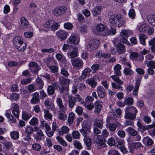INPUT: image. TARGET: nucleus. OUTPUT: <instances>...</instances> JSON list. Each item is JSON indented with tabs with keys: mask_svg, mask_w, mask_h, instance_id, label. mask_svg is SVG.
<instances>
[{
	"mask_svg": "<svg viewBox=\"0 0 155 155\" xmlns=\"http://www.w3.org/2000/svg\"><path fill=\"white\" fill-rule=\"evenodd\" d=\"M109 21L111 25L118 28L126 26V21L124 17L121 15H112L110 16Z\"/></svg>",
	"mask_w": 155,
	"mask_h": 155,
	"instance_id": "nucleus-1",
	"label": "nucleus"
},
{
	"mask_svg": "<svg viewBox=\"0 0 155 155\" xmlns=\"http://www.w3.org/2000/svg\"><path fill=\"white\" fill-rule=\"evenodd\" d=\"M12 113L15 117L11 113H6L5 115L9 121L14 123L16 121V118L18 119L19 117L20 113L19 107L17 104L15 103H13L12 104Z\"/></svg>",
	"mask_w": 155,
	"mask_h": 155,
	"instance_id": "nucleus-2",
	"label": "nucleus"
},
{
	"mask_svg": "<svg viewBox=\"0 0 155 155\" xmlns=\"http://www.w3.org/2000/svg\"><path fill=\"white\" fill-rule=\"evenodd\" d=\"M14 45L18 51H24L26 48V45L24 43L20 37H15L13 39Z\"/></svg>",
	"mask_w": 155,
	"mask_h": 155,
	"instance_id": "nucleus-3",
	"label": "nucleus"
},
{
	"mask_svg": "<svg viewBox=\"0 0 155 155\" xmlns=\"http://www.w3.org/2000/svg\"><path fill=\"white\" fill-rule=\"evenodd\" d=\"M91 126V123L89 122H86L83 124L82 128L80 130V131L84 137H87L90 133Z\"/></svg>",
	"mask_w": 155,
	"mask_h": 155,
	"instance_id": "nucleus-4",
	"label": "nucleus"
},
{
	"mask_svg": "<svg viewBox=\"0 0 155 155\" xmlns=\"http://www.w3.org/2000/svg\"><path fill=\"white\" fill-rule=\"evenodd\" d=\"M110 78L115 82L111 83L112 87L114 89H120L121 90H123V88L122 86L124 83L118 77H117L114 76H111Z\"/></svg>",
	"mask_w": 155,
	"mask_h": 155,
	"instance_id": "nucleus-5",
	"label": "nucleus"
},
{
	"mask_svg": "<svg viewBox=\"0 0 155 155\" xmlns=\"http://www.w3.org/2000/svg\"><path fill=\"white\" fill-rule=\"evenodd\" d=\"M100 43L99 41L96 39L91 40L87 46V48L88 50L91 51L97 48Z\"/></svg>",
	"mask_w": 155,
	"mask_h": 155,
	"instance_id": "nucleus-6",
	"label": "nucleus"
},
{
	"mask_svg": "<svg viewBox=\"0 0 155 155\" xmlns=\"http://www.w3.org/2000/svg\"><path fill=\"white\" fill-rule=\"evenodd\" d=\"M129 51L130 53L129 57L131 60L138 61H142L143 60L144 57L143 56L137 52H133L131 50H130Z\"/></svg>",
	"mask_w": 155,
	"mask_h": 155,
	"instance_id": "nucleus-7",
	"label": "nucleus"
},
{
	"mask_svg": "<svg viewBox=\"0 0 155 155\" xmlns=\"http://www.w3.org/2000/svg\"><path fill=\"white\" fill-rule=\"evenodd\" d=\"M66 9V8L64 6L58 7L52 11V13L56 16H60L62 15Z\"/></svg>",
	"mask_w": 155,
	"mask_h": 155,
	"instance_id": "nucleus-8",
	"label": "nucleus"
},
{
	"mask_svg": "<svg viewBox=\"0 0 155 155\" xmlns=\"http://www.w3.org/2000/svg\"><path fill=\"white\" fill-rule=\"evenodd\" d=\"M59 86L58 83H53L51 85H48L47 88V92L48 95H52L55 93V90L58 89Z\"/></svg>",
	"mask_w": 155,
	"mask_h": 155,
	"instance_id": "nucleus-9",
	"label": "nucleus"
},
{
	"mask_svg": "<svg viewBox=\"0 0 155 155\" xmlns=\"http://www.w3.org/2000/svg\"><path fill=\"white\" fill-rule=\"evenodd\" d=\"M72 65L73 67H76L78 69L82 68L83 66V62L82 60L79 58H77L71 61Z\"/></svg>",
	"mask_w": 155,
	"mask_h": 155,
	"instance_id": "nucleus-10",
	"label": "nucleus"
},
{
	"mask_svg": "<svg viewBox=\"0 0 155 155\" xmlns=\"http://www.w3.org/2000/svg\"><path fill=\"white\" fill-rule=\"evenodd\" d=\"M141 80V78L140 77H138L136 80V82L135 83V87L133 91V94L134 96H137L138 91Z\"/></svg>",
	"mask_w": 155,
	"mask_h": 155,
	"instance_id": "nucleus-11",
	"label": "nucleus"
},
{
	"mask_svg": "<svg viewBox=\"0 0 155 155\" xmlns=\"http://www.w3.org/2000/svg\"><path fill=\"white\" fill-rule=\"evenodd\" d=\"M29 69L31 71L34 73H36L40 70V67L35 62H31L29 64Z\"/></svg>",
	"mask_w": 155,
	"mask_h": 155,
	"instance_id": "nucleus-12",
	"label": "nucleus"
},
{
	"mask_svg": "<svg viewBox=\"0 0 155 155\" xmlns=\"http://www.w3.org/2000/svg\"><path fill=\"white\" fill-rule=\"evenodd\" d=\"M91 71V69L89 68L85 69L82 71L81 75L79 78V80L82 81L86 78L87 76H89Z\"/></svg>",
	"mask_w": 155,
	"mask_h": 155,
	"instance_id": "nucleus-13",
	"label": "nucleus"
},
{
	"mask_svg": "<svg viewBox=\"0 0 155 155\" xmlns=\"http://www.w3.org/2000/svg\"><path fill=\"white\" fill-rule=\"evenodd\" d=\"M36 134L34 135V138L36 140H41L44 139V134L42 130L38 128L36 130Z\"/></svg>",
	"mask_w": 155,
	"mask_h": 155,
	"instance_id": "nucleus-14",
	"label": "nucleus"
},
{
	"mask_svg": "<svg viewBox=\"0 0 155 155\" xmlns=\"http://www.w3.org/2000/svg\"><path fill=\"white\" fill-rule=\"evenodd\" d=\"M96 91L98 97L101 98H104L106 95L105 91L102 86H98L97 88Z\"/></svg>",
	"mask_w": 155,
	"mask_h": 155,
	"instance_id": "nucleus-15",
	"label": "nucleus"
},
{
	"mask_svg": "<svg viewBox=\"0 0 155 155\" xmlns=\"http://www.w3.org/2000/svg\"><path fill=\"white\" fill-rule=\"evenodd\" d=\"M70 80L66 79L63 77L59 78V83L61 86H64L68 87L70 84Z\"/></svg>",
	"mask_w": 155,
	"mask_h": 155,
	"instance_id": "nucleus-16",
	"label": "nucleus"
},
{
	"mask_svg": "<svg viewBox=\"0 0 155 155\" xmlns=\"http://www.w3.org/2000/svg\"><path fill=\"white\" fill-rule=\"evenodd\" d=\"M56 102L60 110L64 112L66 111L67 108L63 104L62 100L60 98H57Z\"/></svg>",
	"mask_w": 155,
	"mask_h": 155,
	"instance_id": "nucleus-17",
	"label": "nucleus"
},
{
	"mask_svg": "<svg viewBox=\"0 0 155 155\" xmlns=\"http://www.w3.org/2000/svg\"><path fill=\"white\" fill-rule=\"evenodd\" d=\"M56 35L61 40H64L67 38V33L64 30H60L56 32Z\"/></svg>",
	"mask_w": 155,
	"mask_h": 155,
	"instance_id": "nucleus-18",
	"label": "nucleus"
},
{
	"mask_svg": "<svg viewBox=\"0 0 155 155\" xmlns=\"http://www.w3.org/2000/svg\"><path fill=\"white\" fill-rule=\"evenodd\" d=\"M118 54L119 55L122 54L126 51L125 47L124 44L119 43L117 45V49L116 50Z\"/></svg>",
	"mask_w": 155,
	"mask_h": 155,
	"instance_id": "nucleus-19",
	"label": "nucleus"
},
{
	"mask_svg": "<svg viewBox=\"0 0 155 155\" xmlns=\"http://www.w3.org/2000/svg\"><path fill=\"white\" fill-rule=\"evenodd\" d=\"M85 82L90 85L92 88H94L97 85V82L94 78H91L87 79Z\"/></svg>",
	"mask_w": 155,
	"mask_h": 155,
	"instance_id": "nucleus-20",
	"label": "nucleus"
},
{
	"mask_svg": "<svg viewBox=\"0 0 155 155\" xmlns=\"http://www.w3.org/2000/svg\"><path fill=\"white\" fill-rule=\"evenodd\" d=\"M114 75L112 76H114L117 77L121 75V73L120 70L121 69V67L120 65L117 64L114 67Z\"/></svg>",
	"mask_w": 155,
	"mask_h": 155,
	"instance_id": "nucleus-21",
	"label": "nucleus"
},
{
	"mask_svg": "<svg viewBox=\"0 0 155 155\" xmlns=\"http://www.w3.org/2000/svg\"><path fill=\"white\" fill-rule=\"evenodd\" d=\"M2 143L4 147L6 149H12L13 150L14 148L11 142L8 141L6 140H4L2 142Z\"/></svg>",
	"mask_w": 155,
	"mask_h": 155,
	"instance_id": "nucleus-22",
	"label": "nucleus"
},
{
	"mask_svg": "<svg viewBox=\"0 0 155 155\" xmlns=\"http://www.w3.org/2000/svg\"><path fill=\"white\" fill-rule=\"evenodd\" d=\"M125 118L126 119H129L131 120H135L137 115L135 114H133L125 110Z\"/></svg>",
	"mask_w": 155,
	"mask_h": 155,
	"instance_id": "nucleus-23",
	"label": "nucleus"
},
{
	"mask_svg": "<svg viewBox=\"0 0 155 155\" xmlns=\"http://www.w3.org/2000/svg\"><path fill=\"white\" fill-rule=\"evenodd\" d=\"M68 107L70 108H72L74 107L76 103L73 98V96L72 95H68Z\"/></svg>",
	"mask_w": 155,
	"mask_h": 155,
	"instance_id": "nucleus-24",
	"label": "nucleus"
},
{
	"mask_svg": "<svg viewBox=\"0 0 155 155\" xmlns=\"http://www.w3.org/2000/svg\"><path fill=\"white\" fill-rule=\"evenodd\" d=\"M105 31L103 33L104 36H106L110 35H114L116 33V30L115 28H111L110 29L106 28L104 29Z\"/></svg>",
	"mask_w": 155,
	"mask_h": 155,
	"instance_id": "nucleus-25",
	"label": "nucleus"
},
{
	"mask_svg": "<svg viewBox=\"0 0 155 155\" xmlns=\"http://www.w3.org/2000/svg\"><path fill=\"white\" fill-rule=\"evenodd\" d=\"M39 94L37 92L34 93L33 94L32 98L31 100V103L33 104L38 103L39 101Z\"/></svg>",
	"mask_w": 155,
	"mask_h": 155,
	"instance_id": "nucleus-26",
	"label": "nucleus"
},
{
	"mask_svg": "<svg viewBox=\"0 0 155 155\" xmlns=\"http://www.w3.org/2000/svg\"><path fill=\"white\" fill-rule=\"evenodd\" d=\"M68 41L70 43L76 45L79 43V38H77L75 36H72L69 38Z\"/></svg>",
	"mask_w": 155,
	"mask_h": 155,
	"instance_id": "nucleus-27",
	"label": "nucleus"
},
{
	"mask_svg": "<svg viewBox=\"0 0 155 155\" xmlns=\"http://www.w3.org/2000/svg\"><path fill=\"white\" fill-rule=\"evenodd\" d=\"M75 118V114L74 113L71 112L69 114L67 121L69 125L72 124Z\"/></svg>",
	"mask_w": 155,
	"mask_h": 155,
	"instance_id": "nucleus-28",
	"label": "nucleus"
},
{
	"mask_svg": "<svg viewBox=\"0 0 155 155\" xmlns=\"http://www.w3.org/2000/svg\"><path fill=\"white\" fill-rule=\"evenodd\" d=\"M143 142L147 146H151L153 144V141L152 139L148 137H146L144 138Z\"/></svg>",
	"mask_w": 155,
	"mask_h": 155,
	"instance_id": "nucleus-29",
	"label": "nucleus"
},
{
	"mask_svg": "<svg viewBox=\"0 0 155 155\" xmlns=\"http://www.w3.org/2000/svg\"><path fill=\"white\" fill-rule=\"evenodd\" d=\"M66 111L63 112L60 110L58 111V118L59 119L62 120H66L67 117V115L64 114Z\"/></svg>",
	"mask_w": 155,
	"mask_h": 155,
	"instance_id": "nucleus-30",
	"label": "nucleus"
},
{
	"mask_svg": "<svg viewBox=\"0 0 155 155\" xmlns=\"http://www.w3.org/2000/svg\"><path fill=\"white\" fill-rule=\"evenodd\" d=\"M74 50L72 51L70 53H68V57L69 58H74L78 56V50L77 48L73 47Z\"/></svg>",
	"mask_w": 155,
	"mask_h": 155,
	"instance_id": "nucleus-31",
	"label": "nucleus"
},
{
	"mask_svg": "<svg viewBox=\"0 0 155 155\" xmlns=\"http://www.w3.org/2000/svg\"><path fill=\"white\" fill-rule=\"evenodd\" d=\"M84 141L87 147V149L90 150L91 149V146L92 143V140L89 138H87V137H84Z\"/></svg>",
	"mask_w": 155,
	"mask_h": 155,
	"instance_id": "nucleus-32",
	"label": "nucleus"
},
{
	"mask_svg": "<svg viewBox=\"0 0 155 155\" xmlns=\"http://www.w3.org/2000/svg\"><path fill=\"white\" fill-rule=\"evenodd\" d=\"M131 31L129 30H123L120 33L121 37L124 38H127L131 35Z\"/></svg>",
	"mask_w": 155,
	"mask_h": 155,
	"instance_id": "nucleus-33",
	"label": "nucleus"
},
{
	"mask_svg": "<svg viewBox=\"0 0 155 155\" xmlns=\"http://www.w3.org/2000/svg\"><path fill=\"white\" fill-rule=\"evenodd\" d=\"M138 36L140 43L143 45H145L146 43L145 40L147 38V36L141 33L139 34Z\"/></svg>",
	"mask_w": 155,
	"mask_h": 155,
	"instance_id": "nucleus-34",
	"label": "nucleus"
},
{
	"mask_svg": "<svg viewBox=\"0 0 155 155\" xmlns=\"http://www.w3.org/2000/svg\"><path fill=\"white\" fill-rule=\"evenodd\" d=\"M21 25L23 28H27L29 24L28 20L24 17H22L21 19Z\"/></svg>",
	"mask_w": 155,
	"mask_h": 155,
	"instance_id": "nucleus-35",
	"label": "nucleus"
},
{
	"mask_svg": "<svg viewBox=\"0 0 155 155\" xmlns=\"http://www.w3.org/2000/svg\"><path fill=\"white\" fill-rule=\"evenodd\" d=\"M45 103L46 107L48 108L52 109L54 107V104L50 101L49 99H46L45 101Z\"/></svg>",
	"mask_w": 155,
	"mask_h": 155,
	"instance_id": "nucleus-36",
	"label": "nucleus"
},
{
	"mask_svg": "<svg viewBox=\"0 0 155 155\" xmlns=\"http://www.w3.org/2000/svg\"><path fill=\"white\" fill-rule=\"evenodd\" d=\"M31 116L32 115L30 113L25 111H22V118L24 120H27L30 118Z\"/></svg>",
	"mask_w": 155,
	"mask_h": 155,
	"instance_id": "nucleus-37",
	"label": "nucleus"
},
{
	"mask_svg": "<svg viewBox=\"0 0 155 155\" xmlns=\"http://www.w3.org/2000/svg\"><path fill=\"white\" fill-rule=\"evenodd\" d=\"M148 25L145 24L140 25L138 28V29L140 32L144 33L148 30Z\"/></svg>",
	"mask_w": 155,
	"mask_h": 155,
	"instance_id": "nucleus-38",
	"label": "nucleus"
},
{
	"mask_svg": "<svg viewBox=\"0 0 155 155\" xmlns=\"http://www.w3.org/2000/svg\"><path fill=\"white\" fill-rule=\"evenodd\" d=\"M151 49L153 52H155V38L151 39L149 42Z\"/></svg>",
	"mask_w": 155,
	"mask_h": 155,
	"instance_id": "nucleus-39",
	"label": "nucleus"
},
{
	"mask_svg": "<svg viewBox=\"0 0 155 155\" xmlns=\"http://www.w3.org/2000/svg\"><path fill=\"white\" fill-rule=\"evenodd\" d=\"M128 146L130 148H139L141 147L142 144L140 142H133L132 143H129Z\"/></svg>",
	"mask_w": 155,
	"mask_h": 155,
	"instance_id": "nucleus-40",
	"label": "nucleus"
},
{
	"mask_svg": "<svg viewBox=\"0 0 155 155\" xmlns=\"http://www.w3.org/2000/svg\"><path fill=\"white\" fill-rule=\"evenodd\" d=\"M36 85L38 86L39 89H41L44 86V82L39 77H38L36 79Z\"/></svg>",
	"mask_w": 155,
	"mask_h": 155,
	"instance_id": "nucleus-41",
	"label": "nucleus"
},
{
	"mask_svg": "<svg viewBox=\"0 0 155 155\" xmlns=\"http://www.w3.org/2000/svg\"><path fill=\"white\" fill-rule=\"evenodd\" d=\"M41 127L42 129L43 128L45 127L46 129L45 131H50L51 130V127L45 121H43L41 122Z\"/></svg>",
	"mask_w": 155,
	"mask_h": 155,
	"instance_id": "nucleus-42",
	"label": "nucleus"
},
{
	"mask_svg": "<svg viewBox=\"0 0 155 155\" xmlns=\"http://www.w3.org/2000/svg\"><path fill=\"white\" fill-rule=\"evenodd\" d=\"M101 8L100 7H96L93 10L92 13L93 15L96 16L99 15L101 12Z\"/></svg>",
	"mask_w": 155,
	"mask_h": 155,
	"instance_id": "nucleus-43",
	"label": "nucleus"
},
{
	"mask_svg": "<svg viewBox=\"0 0 155 155\" xmlns=\"http://www.w3.org/2000/svg\"><path fill=\"white\" fill-rule=\"evenodd\" d=\"M133 99L132 97H129L125 99L124 104L127 106L131 105L133 104Z\"/></svg>",
	"mask_w": 155,
	"mask_h": 155,
	"instance_id": "nucleus-44",
	"label": "nucleus"
},
{
	"mask_svg": "<svg viewBox=\"0 0 155 155\" xmlns=\"http://www.w3.org/2000/svg\"><path fill=\"white\" fill-rule=\"evenodd\" d=\"M126 131L132 136L135 135L137 133V132L136 130L130 127H128L126 129Z\"/></svg>",
	"mask_w": 155,
	"mask_h": 155,
	"instance_id": "nucleus-45",
	"label": "nucleus"
},
{
	"mask_svg": "<svg viewBox=\"0 0 155 155\" xmlns=\"http://www.w3.org/2000/svg\"><path fill=\"white\" fill-rule=\"evenodd\" d=\"M125 110H127L130 113L135 114L137 115V113L138 112V111L136 108L133 106L128 107L125 109Z\"/></svg>",
	"mask_w": 155,
	"mask_h": 155,
	"instance_id": "nucleus-46",
	"label": "nucleus"
},
{
	"mask_svg": "<svg viewBox=\"0 0 155 155\" xmlns=\"http://www.w3.org/2000/svg\"><path fill=\"white\" fill-rule=\"evenodd\" d=\"M44 117L47 120H51L52 118V115L49 113V111L46 110H44Z\"/></svg>",
	"mask_w": 155,
	"mask_h": 155,
	"instance_id": "nucleus-47",
	"label": "nucleus"
},
{
	"mask_svg": "<svg viewBox=\"0 0 155 155\" xmlns=\"http://www.w3.org/2000/svg\"><path fill=\"white\" fill-rule=\"evenodd\" d=\"M56 139L58 142L62 146H67V143L62 137L58 136H57Z\"/></svg>",
	"mask_w": 155,
	"mask_h": 155,
	"instance_id": "nucleus-48",
	"label": "nucleus"
},
{
	"mask_svg": "<svg viewBox=\"0 0 155 155\" xmlns=\"http://www.w3.org/2000/svg\"><path fill=\"white\" fill-rule=\"evenodd\" d=\"M94 125L99 128L102 129L103 127V120H97L95 121Z\"/></svg>",
	"mask_w": 155,
	"mask_h": 155,
	"instance_id": "nucleus-49",
	"label": "nucleus"
},
{
	"mask_svg": "<svg viewBox=\"0 0 155 155\" xmlns=\"http://www.w3.org/2000/svg\"><path fill=\"white\" fill-rule=\"evenodd\" d=\"M10 135L11 138L15 140L18 139L19 137V133L16 131H13L11 132Z\"/></svg>",
	"mask_w": 155,
	"mask_h": 155,
	"instance_id": "nucleus-50",
	"label": "nucleus"
},
{
	"mask_svg": "<svg viewBox=\"0 0 155 155\" xmlns=\"http://www.w3.org/2000/svg\"><path fill=\"white\" fill-rule=\"evenodd\" d=\"M106 144L102 141H99L96 143V146L98 149H101L106 147Z\"/></svg>",
	"mask_w": 155,
	"mask_h": 155,
	"instance_id": "nucleus-51",
	"label": "nucleus"
},
{
	"mask_svg": "<svg viewBox=\"0 0 155 155\" xmlns=\"http://www.w3.org/2000/svg\"><path fill=\"white\" fill-rule=\"evenodd\" d=\"M105 27L104 25L102 24H99L97 26L96 28L97 31L101 32L103 31L105 29Z\"/></svg>",
	"mask_w": 155,
	"mask_h": 155,
	"instance_id": "nucleus-52",
	"label": "nucleus"
},
{
	"mask_svg": "<svg viewBox=\"0 0 155 155\" xmlns=\"http://www.w3.org/2000/svg\"><path fill=\"white\" fill-rule=\"evenodd\" d=\"M108 155H120L119 152L116 150L111 149L110 150L108 153Z\"/></svg>",
	"mask_w": 155,
	"mask_h": 155,
	"instance_id": "nucleus-53",
	"label": "nucleus"
},
{
	"mask_svg": "<svg viewBox=\"0 0 155 155\" xmlns=\"http://www.w3.org/2000/svg\"><path fill=\"white\" fill-rule=\"evenodd\" d=\"M73 143L76 148L79 150H80L82 148V147L81 144L79 142L75 140L73 141Z\"/></svg>",
	"mask_w": 155,
	"mask_h": 155,
	"instance_id": "nucleus-54",
	"label": "nucleus"
},
{
	"mask_svg": "<svg viewBox=\"0 0 155 155\" xmlns=\"http://www.w3.org/2000/svg\"><path fill=\"white\" fill-rule=\"evenodd\" d=\"M25 131L28 135H30L33 132L32 127L30 126H26L25 128Z\"/></svg>",
	"mask_w": 155,
	"mask_h": 155,
	"instance_id": "nucleus-55",
	"label": "nucleus"
},
{
	"mask_svg": "<svg viewBox=\"0 0 155 155\" xmlns=\"http://www.w3.org/2000/svg\"><path fill=\"white\" fill-rule=\"evenodd\" d=\"M137 125L138 129L141 131H143L147 130L146 126L143 125L140 121L137 122Z\"/></svg>",
	"mask_w": 155,
	"mask_h": 155,
	"instance_id": "nucleus-56",
	"label": "nucleus"
},
{
	"mask_svg": "<svg viewBox=\"0 0 155 155\" xmlns=\"http://www.w3.org/2000/svg\"><path fill=\"white\" fill-rule=\"evenodd\" d=\"M53 21L49 20L44 24V26L45 28H51L53 25Z\"/></svg>",
	"mask_w": 155,
	"mask_h": 155,
	"instance_id": "nucleus-57",
	"label": "nucleus"
},
{
	"mask_svg": "<svg viewBox=\"0 0 155 155\" xmlns=\"http://www.w3.org/2000/svg\"><path fill=\"white\" fill-rule=\"evenodd\" d=\"M38 120L37 118L33 117L29 121V124L31 125L35 126L38 124Z\"/></svg>",
	"mask_w": 155,
	"mask_h": 155,
	"instance_id": "nucleus-58",
	"label": "nucleus"
},
{
	"mask_svg": "<svg viewBox=\"0 0 155 155\" xmlns=\"http://www.w3.org/2000/svg\"><path fill=\"white\" fill-rule=\"evenodd\" d=\"M62 132H61L60 134L63 135L64 134L68 133L69 130V128L66 126H63L61 128Z\"/></svg>",
	"mask_w": 155,
	"mask_h": 155,
	"instance_id": "nucleus-59",
	"label": "nucleus"
},
{
	"mask_svg": "<svg viewBox=\"0 0 155 155\" xmlns=\"http://www.w3.org/2000/svg\"><path fill=\"white\" fill-rule=\"evenodd\" d=\"M124 72L126 75H131L133 74L132 71L131 69L127 68H124Z\"/></svg>",
	"mask_w": 155,
	"mask_h": 155,
	"instance_id": "nucleus-60",
	"label": "nucleus"
},
{
	"mask_svg": "<svg viewBox=\"0 0 155 155\" xmlns=\"http://www.w3.org/2000/svg\"><path fill=\"white\" fill-rule=\"evenodd\" d=\"M31 78H27L23 79L21 81V83L22 85H25L31 82Z\"/></svg>",
	"mask_w": 155,
	"mask_h": 155,
	"instance_id": "nucleus-61",
	"label": "nucleus"
},
{
	"mask_svg": "<svg viewBox=\"0 0 155 155\" xmlns=\"http://www.w3.org/2000/svg\"><path fill=\"white\" fill-rule=\"evenodd\" d=\"M84 106L87 108L89 110H91L94 108V105L93 103H90L88 104L87 102H86L84 104Z\"/></svg>",
	"mask_w": 155,
	"mask_h": 155,
	"instance_id": "nucleus-62",
	"label": "nucleus"
},
{
	"mask_svg": "<svg viewBox=\"0 0 155 155\" xmlns=\"http://www.w3.org/2000/svg\"><path fill=\"white\" fill-rule=\"evenodd\" d=\"M100 67V65L99 64H93L91 67V68L94 72H95L99 70Z\"/></svg>",
	"mask_w": 155,
	"mask_h": 155,
	"instance_id": "nucleus-63",
	"label": "nucleus"
},
{
	"mask_svg": "<svg viewBox=\"0 0 155 155\" xmlns=\"http://www.w3.org/2000/svg\"><path fill=\"white\" fill-rule=\"evenodd\" d=\"M148 20L152 25L155 26V15H152L150 17Z\"/></svg>",
	"mask_w": 155,
	"mask_h": 155,
	"instance_id": "nucleus-64",
	"label": "nucleus"
}]
</instances>
